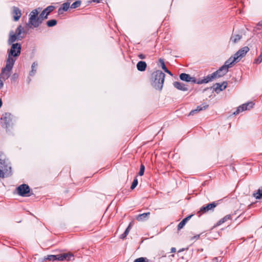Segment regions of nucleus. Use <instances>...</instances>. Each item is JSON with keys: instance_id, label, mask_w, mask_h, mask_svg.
<instances>
[{"instance_id": "1", "label": "nucleus", "mask_w": 262, "mask_h": 262, "mask_svg": "<svg viewBox=\"0 0 262 262\" xmlns=\"http://www.w3.org/2000/svg\"><path fill=\"white\" fill-rule=\"evenodd\" d=\"M21 46L19 43L11 45V48L8 50V57L6 61L10 64H14L15 61L21 53Z\"/></svg>"}, {"instance_id": "2", "label": "nucleus", "mask_w": 262, "mask_h": 262, "mask_svg": "<svg viewBox=\"0 0 262 262\" xmlns=\"http://www.w3.org/2000/svg\"><path fill=\"white\" fill-rule=\"evenodd\" d=\"M165 75L160 70H157L152 74L154 80L151 82L152 86L156 90H161L164 82Z\"/></svg>"}, {"instance_id": "3", "label": "nucleus", "mask_w": 262, "mask_h": 262, "mask_svg": "<svg viewBox=\"0 0 262 262\" xmlns=\"http://www.w3.org/2000/svg\"><path fill=\"white\" fill-rule=\"evenodd\" d=\"M38 12L36 9L33 10L29 14V22L27 25L29 27L31 26L34 28L38 27L39 25L42 23V19L39 16L38 17Z\"/></svg>"}, {"instance_id": "4", "label": "nucleus", "mask_w": 262, "mask_h": 262, "mask_svg": "<svg viewBox=\"0 0 262 262\" xmlns=\"http://www.w3.org/2000/svg\"><path fill=\"white\" fill-rule=\"evenodd\" d=\"M45 259L52 261L56 260L62 261L64 260L69 261L74 259V255L71 253H63L58 255H50L45 257Z\"/></svg>"}, {"instance_id": "5", "label": "nucleus", "mask_w": 262, "mask_h": 262, "mask_svg": "<svg viewBox=\"0 0 262 262\" xmlns=\"http://www.w3.org/2000/svg\"><path fill=\"white\" fill-rule=\"evenodd\" d=\"M12 175V168L10 163H0V178H7Z\"/></svg>"}, {"instance_id": "6", "label": "nucleus", "mask_w": 262, "mask_h": 262, "mask_svg": "<svg viewBox=\"0 0 262 262\" xmlns=\"http://www.w3.org/2000/svg\"><path fill=\"white\" fill-rule=\"evenodd\" d=\"M14 64H10L9 62L6 61V64L5 68L2 70L1 73L0 74V78L3 80L8 79L11 75V71L13 69Z\"/></svg>"}, {"instance_id": "7", "label": "nucleus", "mask_w": 262, "mask_h": 262, "mask_svg": "<svg viewBox=\"0 0 262 262\" xmlns=\"http://www.w3.org/2000/svg\"><path fill=\"white\" fill-rule=\"evenodd\" d=\"M1 120L2 121V126L7 129L11 125V122L12 120V116L9 113H5L2 115Z\"/></svg>"}, {"instance_id": "8", "label": "nucleus", "mask_w": 262, "mask_h": 262, "mask_svg": "<svg viewBox=\"0 0 262 262\" xmlns=\"http://www.w3.org/2000/svg\"><path fill=\"white\" fill-rule=\"evenodd\" d=\"M254 104V103L252 101H250L246 103H244L239 106L237 108L236 111L234 112L233 114L235 115L244 111L249 110L250 109L253 107Z\"/></svg>"}, {"instance_id": "9", "label": "nucleus", "mask_w": 262, "mask_h": 262, "mask_svg": "<svg viewBox=\"0 0 262 262\" xmlns=\"http://www.w3.org/2000/svg\"><path fill=\"white\" fill-rule=\"evenodd\" d=\"M18 194L21 196H29L28 194L30 192V189L27 184H21L17 188Z\"/></svg>"}, {"instance_id": "10", "label": "nucleus", "mask_w": 262, "mask_h": 262, "mask_svg": "<svg viewBox=\"0 0 262 262\" xmlns=\"http://www.w3.org/2000/svg\"><path fill=\"white\" fill-rule=\"evenodd\" d=\"M249 50V49L248 47H244L234 54L233 56L239 61L247 54Z\"/></svg>"}, {"instance_id": "11", "label": "nucleus", "mask_w": 262, "mask_h": 262, "mask_svg": "<svg viewBox=\"0 0 262 262\" xmlns=\"http://www.w3.org/2000/svg\"><path fill=\"white\" fill-rule=\"evenodd\" d=\"M217 206V203L212 202L206 206H203L200 209L198 213H204L210 210H213L214 208Z\"/></svg>"}, {"instance_id": "12", "label": "nucleus", "mask_w": 262, "mask_h": 262, "mask_svg": "<svg viewBox=\"0 0 262 262\" xmlns=\"http://www.w3.org/2000/svg\"><path fill=\"white\" fill-rule=\"evenodd\" d=\"M238 62L237 59L233 56L230 57L227 60L225 61L224 65L222 66L226 71H228V69L232 67L235 62Z\"/></svg>"}, {"instance_id": "13", "label": "nucleus", "mask_w": 262, "mask_h": 262, "mask_svg": "<svg viewBox=\"0 0 262 262\" xmlns=\"http://www.w3.org/2000/svg\"><path fill=\"white\" fill-rule=\"evenodd\" d=\"M227 86V82L226 81H224L222 83H216L213 86V90L216 93H219L220 92L223 91L225 90Z\"/></svg>"}, {"instance_id": "14", "label": "nucleus", "mask_w": 262, "mask_h": 262, "mask_svg": "<svg viewBox=\"0 0 262 262\" xmlns=\"http://www.w3.org/2000/svg\"><path fill=\"white\" fill-rule=\"evenodd\" d=\"M54 8L55 7L54 6H49L41 12L40 14V16L42 19V20L44 19H47L48 18V15L53 11Z\"/></svg>"}, {"instance_id": "15", "label": "nucleus", "mask_w": 262, "mask_h": 262, "mask_svg": "<svg viewBox=\"0 0 262 262\" xmlns=\"http://www.w3.org/2000/svg\"><path fill=\"white\" fill-rule=\"evenodd\" d=\"M180 78L181 80L186 82H192L195 83L197 82L194 77H191L189 74L186 73H181L180 75Z\"/></svg>"}, {"instance_id": "16", "label": "nucleus", "mask_w": 262, "mask_h": 262, "mask_svg": "<svg viewBox=\"0 0 262 262\" xmlns=\"http://www.w3.org/2000/svg\"><path fill=\"white\" fill-rule=\"evenodd\" d=\"M21 40V37H18L16 35H15L13 31H11L9 33V36L8 40V44L9 45H11L13 43H15V41Z\"/></svg>"}, {"instance_id": "17", "label": "nucleus", "mask_w": 262, "mask_h": 262, "mask_svg": "<svg viewBox=\"0 0 262 262\" xmlns=\"http://www.w3.org/2000/svg\"><path fill=\"white\" fill-rule=\"evenodd\" d=\"M12 15L13 17V19L14 21H17L21 15V13L20 10L16 7H13L12 8Z\"/></svg>"}, {"instance_id": "18", "label": "nucleus", "mask_w": 262, "mask_h": 262, "mask_svg": "<svg viewBox=\"0 0 262 262\" xmlns=\"http://www.w3.org/2000/svg\"><path fill=\"white\" fill-rule=\"evenodd\" d=\"M215 78V74L212 73L211 74L207 75L205 78L201 80L197 81L198 84L206 83L212 80L213 79Z\"/></svg>"}, {"instance_id": "19", "label": "nucleus", "mask_w": 262, "mask_h": 262, "mask_svg": "<svg viewBox=\"0 0 262 262\" xmlns=\"http://www.w3.org/2000/svg\"><path fill=\"white\" fill-rule=\"evenodd\" d=\"M173 85L178 90L182 91H187L188 90L187 86L183 83L178 81H176L173 82Z\"/></svg>"}, {"instance_id": "20", "label": "nucleus", "mask_w": 262, "mask_h": 262, "mask_svg": "<svg viewBox=\"0 0 262 262\" xmlns=\"http://www.w3.org/2000/svg\"><path fill=\"white\" fill-rule=\"evenodd\" d=\"M15 34L18 37H21V39H22L25 36L24 28L21 25H19L16 29Z\"/></svg>"}, {"instance_id": "21", "label": "nucleus", "mask_w": 262, "mask_h": 262, "mask_svg": "<svg viewBox=\"0 0 262 262\" xmlns=\"http://www.w3.org/2000/svg\"><path fill=\"white\" fill-rule=\"evenodd\" d=\"M228 72V71H226L225 68L222 66L218 70L213 73L215 74V77L216 78L224 76Z\"/></svg>"}, {"instance_id": "22", "label": "nucleus", "mask_w": 262, "mask_h": 262, "mask_svg": "<svg viewBox=\"0 0 262 262\" xmlns=\"http://www.w3.org/2000/svg\"><path fill=\"white\" fill-rule=\"evenodd\" d=\"M149 215V212L143 213L142 214H140L138 215L136 217V220L139 222L145 221L148 219Z\"/></svg>"}, {"instance_id": "23", "label": "nucleus", "mask_w": 262, "mask_h": 262, "mask_svg": "<svg viewBox=\"0 0 262 262\" xmlns=\"http://www.w3.org/2000/svg\"><path fill=\"white\" fill-rule=\"evenodd\" d=\"M147 64L145 61H140L137 64V68L138 71L143 72L146 70Z\"/></svg>"}, {"instance_id": "24", "label": "nucleus", "mask_w": 262, "mask_h": 262, "mask_svg": "<svg viewBox=\"0 0 262 262\" xmlns=\"http://www.w3.org/2000/svg\"><path fill=\"white\" fill-rule=\"evenodd\" d=\"M208 105H203V106H198L196 109L192 110L190 112L189 115H193L194 114H195L197 112H199L201 111L205 110L206 108H207L208 107Z\"/></svg>"}, {"instance_id": "25", "label": "nucleus", "mask_w": 262, "mask_h": 262, "mask_svg": "<svg viewBox=\"0 0 262 262\" xmlns=\"http://www.w3.org/2000/svg\"><path fill=\"white\" fill-rule=\"evenodd\" d=\"M70 6V2H66L62 4V7L58 9V13L59 14H61L62 13V11H67L68 10L69 7Z\"/></svg>"}, {"instance_id": "26", "label": "nucleus", "mask_w": 262, "mask_h": 262, "mask_svg": "<svg viewBox=\"0 0 262 262\" xmlns=\"http://www.w3.org/2000/svg\"><path fill=\"white\" fill-rule=\"evenodd\" d=\"M242 38V35L239 34H232L230 37V41L233 43H237Z\"/></svg>"}, {"instance_id": "27", "label": "nucleus", "mask_w": 262, "mask_h": 262, "mask_svg": "<svg viewBox=\"0 0 262 262\" xmlns=\"http://www.w3.org/2000/svg\"><path fill=\"white\" fill-rule=\"evenodd\" d=\"M232 219V216L231 214H228L225 216L223 218L220 220L216 223V226H220L221 224L224 223L227 221L231 220Z\"/></svg>"}, {"instance_id": "28", "label": "nucleus", "mask_w": 262, "mask_h": 262, "mask_svg": "<svg viewBox=\"0 0 262 262\" xmlns=\"http://www.w3.org/2000/svg\"><path fill=\"white\" fill-rule=\"evenodd\" d=\"M159 62H160L161 63V67L162 68V69L165 72H166L167 73H168V74H169L171 76H172V73L169 71L167 68H166L165 64V63H164V61L163 59H161V58H160L159 59Z\"/></svg>"}, {"instance_id": "29", "label": "nucleus", "mask_w": 262, "mask_h": 262, "mask_svg": "<svg viewBox=\"0 0 262 262\" xmlns=\"http://www.w3.org/2000/svg\"><path fill=\"white\" fill-rule=\"evenodd\" d=\"M253 196L256 199L262 198V186L260 187L256 192L253 193Z\"/></svg>"}, {"instance_id": "30", "label": "nucleus", "mask_w": 262, "mask_h": 262, "mask_svg": "<svg viewBox=\"0 0 262 262\" xmlns=\"http://www.w3.org/2000/svg\"><path fill=\"white\" fill-rule=\"evenodd\" d=\"M10 163L8 159H7L6 155L2 151H0V163Z\"/></svg>"}, {"instance_id": "31", "label": "nucleus", "mask_w": 262, "mask_h": 262, "mask_svg": "<svg viewBox=\"0 0 262 262\" xmlns=\"http://www.w3.org/2000/svg\"><path fill=\"white\" fill-rule=\"evenodd\" d=\"M37 66V63L36 62H33L32 64L31 68L32 70L30 73V76H33L35 74V73L36 71V67Z\"/></svg>"}, {"instance_id": "32", "label": "nucleus", "mask_w": 262, "mask_h": 262, "mask_svg": "<svg viewBox=\"0 0 262 262\" xmlns=\"http://www.w3.org/2000/svg\"><path fill=\"white\" fill-rule=\"evenodd\" d=\"M81 2L80 1H77L75 2L74 3H73L71 5V8L76 9V8L79 7L81 5Z\"/></svg>"}, {"instance_id": "33", "label": "nucleus", "mask_w": 262, "mask_h": 262, "mask_svg": "<svg viewBox=\"0 0 262 262\" xmlns=\"http://www.w3.org/2000/svg\"><path fill=\"white\" fill-rule=\"evenodd\" d=\"M57 24V21L55 19H51L47 22V25L48 27H51L55 26Z\"/></svg>"}, {"instance_id": "34", "label": "nucleus", "mask_w": 262, "mask_h": 262, "mask_svg": "<svg viewBox=\"0 0 262 262\" xmlns=\"http://www.w3.org/2000/svg\"><path fill=\"white\" fill-rule=\"evenodd\" d=\"M187 222L186 220L183 219L178 225V230H180L185 225Z\"/></svg>"}, {"instance_id": "35", "label": "nucleus", "mask_w": 262, "mask_h": 262, "mask_svg": "<svg viewBox=\"0 0 262 262\" xmlns=\"http://www.w3.org/2000/svg\"><path fill=\"white\" fill-rule=\"evenodd\" d=\"M138 180L136 178L133 183H132V184L130 186V189L133 190L134 189H135L136 188V187L138 185Z\"/></svg>"}, {"instance_id": "36", "label": "nucleus", "mask_w": 262, "mask_h": 262, "mask_svg": "<svg viewBox=\"0 0 262 262\" xmlns=\"http://www.w3.org/2000/svg\"><path fill=\"white\" fill-rule=\"evenodd\" d=\"M144 170H145V167L143 164H141L140 166V171L139 172V176H143L144 174Z\"/></svg>"}, {"instance_id": "37", "label": "nucleus", "mask_w": 262, "mask_h": 262, "mask_svg": "<svg viewBox=\"0 0 262 262\" xmlns=\"http://www.w3.org/2000/svg\"><path fill=\"white\" fill-rule=\"evenodd\" d=\"M146 258L145 257H140L136 259L134 262H147L146 261Z\"/></svg>"}, {"instance_id": "38", "label": "nucleus", "mask_w": 262, "mask_h": 262, "mask_svg": "<svg viewBox=\"0 0 262 262\" xmlns=\"http://www.w3.org/2000/svg\"><path fill=\"white\" fill-rule=\"evenodd\" d=\"M262 61V53L259 55V56L256 59V63H259Z\"/></svg>"}, {"instance_id": "39", "label": "nucleus", "mask_w": 262, "mask_h": 262, "mask_svg": "<svg viewBox=\"0 0 262 262\" xmlns=\"http://www.w3.org/2000/svg\"><path fill=\"white\" fill-rule=\"evenodd\" d=\"M138 57L141 59H145V55H144V54H140L138 55Z\"/></svg>"}, {"instance_id": "40", "label": "nucleus", "mask_w": 262, "mask_h": 262, "mask_svg": "<svg viewBox=\"0 0 262 262\" xmlns=\"http://www.w3.org/2000/svg\"><path fill=\"white\" fill-rule=\"evenodd\" d=\"M3 80L0 78V89H1L4 86Z\"/></svg>"}, {"instance_id": "41", "label": "nucleus", "mask_w": 262, "mask_h": 262, "mask_svg": "<svg viewBox=\"0 0 262 262\" xmlns=\"http://www.w3.org/2000/svg\"><path fill=\"white\" fill-rule=\"evenodd\" d=\"M131 228H132V223H130L129 225L128 226V227L126 228V229L125 230L129 232L131 229Z\"/></svg>"}, {"instance_id": "42", "label": "nucleus", "mask_w": 262, "mask_h": 262, "mask_svg": "<svg viewBox=\"0 0 262 262\" xmlns=\"http://www.w3.org/2000/svg\"><path fill=\"white\" fill-rule=\"evenodd\" d=\"M131 228H132V223H130L129 225L128 226V227L126 228V229L125 230L129 232L131 229Z\"/></svg>"}, {"instance_id": "43", "label": "nucleus", "mask_w": 262, "mask_h": 262, "mask_svg": "<svg viewBox=\"0 0 262 262\" xmlns=\"http://www.w3.org/2000/svg\"><path fill=\"white\" fill-rule=\"evenodd\" d=\"M126 236L127 235H126V234L123 233L120 235V237L121 239H124L126 237Z\"/></svg>"}, {"instance_id": "44", "label": "nucleus", "mask_w": 262, "mask_h": 262, "mask_svg": "<svg viewBox=\"0 0 262 262\" xmlns=\"http://www.w3.org/2000/svg\"><path fill=\"white\" fill-rule=\"evenodd\" d=\"M193 216V215H189L188 216H187L186 217H185V219H184V220H186V221L187 222L188 221H189L191 217Z\"/></svg>"}, {"instance_id": "45", "label": "nucleus", "mask_w": 262, "mask_h": 262, "mask_svg": "<svg viewBox=\"0 0 262 262\" xmlns=\"http://www.w3.org/2000/svg\"><path fill=\"white\" fill-rule=\"evenodd\" d=\"M219 261V258L217 257H214L211 262H218Z\"/></svg>"}, {"instance_id": "46", "label": "nucleus", "mask_w": 262, "mask_h": 262, "mask_svg": "<svg viewBox=\"0 0 262 262\" xmlns=\"http://www.w3.org/2000/svg\"><path fill=\"white\" fill-rule=\"evenodd\" d=\"M171 253H174L176 252V248H174V247H172L171 248Z\"/></svg>"}, {"instance_id": "47", "label": "nucleus", "mask_w": 262, "mask_h": 262, "mask_svg": "<svg viewBox=\"0 0 262 262\" xmlns=\"http://www.w3.org/2000/svg\"><path fill=\"white\" fill-rule=\"evenodd\" d=\"M102 0H92V1L93 2H96V3H100Z\"/></svg>"}, {"instance_id": "48", "label": "nucleus", "mask_w": 262, "mask_h": 262, "mask_svg": "<svg viewBox=\"0 0 262 262\" xmlns=\"http://www.w3.org/2000/svg\"><path fill=\"white\" fill-rule=\"evenodd\" d=\"M129 231H127V230H125V231L124 232V233H125L126 234V235H127L129 233Z\"/></svg>"}, {"instance_id": "49", "label": "nucleus", "mask_w": 262, "mask_h": 262, "mask_svg": "<svg viewBox=\"0 0 262 262\" xmlns=\"http://www.w3.org/2000/svg\"><path fill=\"white\" fill-rule=\"evenodd\" d=\"M129 231H127V230H125V231L124 232V233H125L126 234V235H127L129 233Z\"/></svg>"}, {"instance_id": "50", "label": "nucleus", "mask_w": 262, "mask_h": 262, "mask_svg": "<svg viewBox=\"0 0 262 262\" xmlns=\"http://www.w3.org/2000/svg\"><path fill=\"white\" fill-rule=\"evenodd\" d=\"M257 26H262V21L259 22V23L257 24Z\"/></svg>"}, {"instance_id": "51", "label": "nucleus", "mask_w": 262, "mask_h": 262, "mask_svg": "<svg viewBox=\"0 0 262 262\" xmlns=\"http://www.w3.org/2000/svg\"><path fill=\"white\" fill-rule=\"evenodd\" d=\"M3 104V102L2 100L0 99V108L1 107L2 105Z\"/></svg>"}, {"instance_id": "52", "label": "nucleus", "mask_w": 262, "mask_h": 262, "mask_svg": "<svg viewBox=\"0 0 262 262\" xmlns=\"http://www.w3.org/2000/svg\"><path fill=\"white\" fill-rule=\"evenodd\" d=\"M200 237V235H198L197 236H194V238L198 239Z\"/></svg>"}]
</instances>
